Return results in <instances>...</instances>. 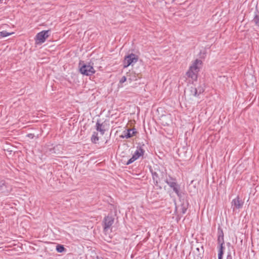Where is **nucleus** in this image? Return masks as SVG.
Instances as JSON below:
<instances>
[{"mask_svg": "<svg viewBox=\"0 0 259 259\" xmlns=\"http://www.w3.org/2000/svg\"><path fill=\"white\" fill-rule=\"evenodd\" d=\"M223 249H224L223 245H220L218 256H223V253H224Z\"/></svg>", "mask_w": 259, "mask_h": 259, "instance_id": "obj_19", "label": "nucleus"}, {"mask_svg": "<svg viewBox=\"0 0 259 259\" xmlns=\"http://www.w3.org/2000/svg\"><path fill=\"white\" fill-rule=\"evenodd\" d=\"M218 242L220 245H224V234L222 231H221L218 236Z\"/></svg>", "mask_w": 259, "mask_h": 259, "instance_id": "obj_12", "label": "nucleus"}, {"mask_svg": "<svg viewBox=\"0 0 259 259\" xmlns=\"http://www.w3.org/2000/svg\"><path fill=\"white\" fill-rule=\"evenodd\" d=\"M136 133L137 131L135 128L128 129L123 132L120 137L122 138L128 139L134 136Z\"/></svg>", "mask_w": 259, "mask_h": 259, "instance_id": "obj_8", "label": "nucleus"}, {"mask_svg": "<svg viewBox=\"0 0 259 259\" xmlns=\"http://www.w3.org/2000/svg\"><path fill=\"white\" fill-rule=\"evenodd\" d=\"M186 209L185 208H183V210H182L183 213H185L186 212Z\"/></svg>", "mask_w": 259, "mask_h": 259, "instance_id": "obj_22", "label": "nucleus"}, {"mask_svg": "<svg viewBox=\"0 0 259 259\" xmlns=\"http://www.w3.org/2000/svg\"><path fill=\"white\" fill-rule=\"evenodd\" d=\"M13 33H9L6 31H3L1 32V35L2 37H5L12 34Z\"/></svg>", "mask_w": 259, "mask_h": 259, "instance_id": "obj_18", "label": "nucleus"}, {"mask_svg": "<svg viewBox=\"0 0 259 259\" xmlns=\"http://www.w3.org/2000/svg\"><path fill=\"white\" fill-rule=\"evenodd\" d=\"M49 30H43L38 33L36 35V41L37 44H42L44 42L46 39L49 37Z\"/></svg>", "mask_w": 259, "mask_h": 259, "instance_id": "obj_5", "label": "nucleus"}, {"mask_svg": "<svg viewBox=\"0 0 259 259\" xmlns=\"http://www.w3.org/2000/svg\"><path fill=\"white\" fill-rule=\"evenodd\" d=\"M138 59V56L133 53L125 56L123 60V67L127 68L130 65H133L137 62Z\"/></svg>", "mask_w": 259, "mask_h": 259, "instance_id": "obj_4", "label": "nucleus"}, {"mask_svg": "<svg viewBox=\"0 0 259 259\" xmlns=\"http://www.w3.org/2000/svg\"><path fill=\"white\" fill-rule=\"evenodd\" d=\"M197 90H198V95L204 91V89L201 87L198 88Z\"/></svg>", "mask_w": 259, "mask_h": 259, "instance_id": "obj_21", "label": "nucleus"}, {"mask_svg": "<svg viewBox=\"0 0 259 259\" xmlns=\"http://www.w3.org/2000/svg\"><path fill=\"white\" fill-rule=\"evenodd\" d=\"M99 140L98 133L94 132L91 137V141L94 143H97Z\"/></svg>", "mask_w": 259, "mask_h": 259, "instance_id": "obj_14", "label": "nucleus"}, {"mask_svg": "<svg viewBox=\"0 0 259 259\" xmlns=\"http://www.w3.org/2000/svg\"><path fill=\"white\" fill-rule=\"evenodd\" d=\"M144 153V151L143 149H142L141 147L138 148L134 154L133 155L132 157L127 161L126 164L128 165L133 162H134L135 160L138 159L140 156H142Z\"/></svg>", "mask_w": 259, "mask_h": 259, "instance_id": "obj_6", "label": "nucleus"}, {"mask_svg": "<svg viewBox=\"0 0 259 259\" xmlns=\"http://www.w3.org/2000/svg\"><path fill=\"white\" fill-rule=\"evenodd\" d=\"M1 1H1V0H0V3L1 2Z\"/></svg>", "mask_w": 259, "mask_h": 259, "instance_id": "obj_25", "label": "nucleus"}, {"mask_svg": "<svg viewBox=\"0 0 259 259\" xmlns=\"http://www.w3.org/2000/svg\"><path fill=\"white\" fill-rule=\"evenodd\" d=\"M114 223V219L111 217H106L104 218V229L107 231L110 228L111 226Z\"/></svg>", "mask_w": 259, "mask_h": 259, "instance_id": "obj_7", "label": "nucleus"}, {"mask_svg": "<svg viewBox=\"0 0 259 259\" xmlns=\"http://www.w3.org/2000/svg\"><path fill=\"white\" fill-rule=\"evenodd\" d=\"M79 68L80 72L86 76H91L96 72L93 65L90 63L84 64L83 62H80L79 63Z\"/></svg>", "mask_w": 259, "mask_h": 259, "instance_id": "obj_2", "label": "nucleus"}, {"mask_svg": "<svg viewBox=\"0 0 259 259\" xmlns=\"http://www.w3.org/2000/svg\"><path fill=\"white\" fill-rule=\"evenodd\" d=\"M9 189L4 182L0 183V193H8Z\"/></svg>", "mask_w": 259, "mask_h": 259, "instance_id": "obj_11", "label": "nucleus"}, {"mask_svg": "<svg viewBox=\"0 0 259 259\" xmlns=\"http://www.w3.org/2000/svg\"><path fill=\"white\" fill-rule=\"evenodd\" d=\"M152 179H153L154 184L156 186H157L158 181H159L158 174L156 172H152Z\"/></svg>", "mask_w": 259, "mask_h": 259, "instance_id": "obj_13", "label": "nucleus"}, {"mask_svg": "<svg viewBox=\"0 0 259 259\" xmlns=\"http://www.w3.org/2000/svg\"><path fill=\"white\" fill-rule=\"evenodd\" d=\"M243 204V202L240 200L238 196L234 199L232 201V206L233 210H234L235 209L241 208L242 207Z\"/></svg>", "mask_w": 259, "mask_h": 259, "instance_id": "obj_9", "label": "nucleus"}, {"mask_svg": "<svg viewBox=\"0 0 259 259\" xmlns=\"http://www.w3.org/2000/svg\"><path fill=\"white\" fill-rule=\"evenodd\" d=\"M126 78L125 76H123L121 77V78L120 79V81H119V82L120 83H122L123 82H124L125 81H126Z\"/></svg>", "mask_w": 259, "mask_h": 259, "instance_id": "obj_20", "label": "nucleus"}, {"mask_svg": "<svg viewBox=\"0 0 259 259\" xmlns=\"http://www.w3.org/2000/svg\"><path fill=\"white\" fill-rule=\"evenodd\" d=\"M202 62L201 60L196 59L190 66L186 75L189 78L196 80L197 78V75L202 66Z\"/></svg>", "mask_w": 259, "mask_h": 259, "instance_id": "obj_1", "label": "nucleus"}, {"mask_svg": "<svg viewBox=\"0 0 259 259\" xmlns=\"http://www.w3.org/2000/svg\"><path fill=\"white\" fill-rule=\"evenodd\" d=\"M253 22L259 27V15H256L253 20Z\"/></svg>", "mask_w": 259, "mask_h": 259, "instance_id": "obj_17", "label": "nucleus"}, {"mask_svg": "<svg viewBox=\"0 0 259 259\" xmlns=\"http://www.w3.org/2000/svg\"><path fill=\"white\" fill-rule=\"evenodd\" d=\"M96 130L99 132L102 135H103L105 132V125L103 123H100L99 121L96 123Z\"/></svg>", "mask_w": 259, "mask_h": 259, "instance_id": "obj_10", "label": "nucleus"}, {"mask_svg": "<svg viewBox=\"0 0 259 259\" xmlns=\"http://www.w3.org/2000/svg\"><path fill=\"white\" fill-rule=\"evenodd\" d=\"M28 136L29 137L32 138V135H31V134H29V135H28Z\"/></svg>", "mask_w": 259, "mask_h": 259, "instance_id": "obj_24", "label": "nucleus"}, {"mask_svg": "<svg viewBox=\"0 0 259 259\" xmlns=\"http://www.w3.org/2000/svg\"><path fill=\"white\" fill-rule=\"evenodd\" d=\"M64 250H65V248L62 245H58L56 246V250L58 252H62L63 251H64Z\"/></svg>", "mask_w": 259, "mask_h": 259, "instance_id": "obj_16", "label": "nucleus"}, {"mask_svg": "<svg viewBox=\"0 0 259 259\" xmlns=\"http://www.w3.org/2000/svg\"><path fill=\"white\" fill-rule=\"evenodd\" d=\"M223 257V256H218V259H222Z\"/></svg>", "mask_w": 259, "mask_h": 259, "instance_id": "obj_23", "label": "nucleus"}, {"mask_svg": "<svg viewBox=\"0 0 259 259\" xmlns=\"http://www.w3.org/2000/svg\"><path fill=\"white\" fill-rule=\"evenodd\" d=\"M165 182L173 190L178 197L181 196L180 192V185L177 183L175 178L169 176L165 180Z\"/></svg>", "mask_w": 259, "mask_h": 259, "instance_id": "obj_3", "label": "nucleus"}, {"mask_svg": "<svg viewBox=\"0 0 259 259\" xmlns=\"http://www.w3.org/2000/svg\"><path fill=\"white\" fill-rule=\"evenodd\" d=\"M191 95L194 96H198V90L197 88H191Z\"/></svg>", "mask_w": 259, "mask_h": 259, "instance_id": "obj_15", "label": "nucleus"}]
</instances>
